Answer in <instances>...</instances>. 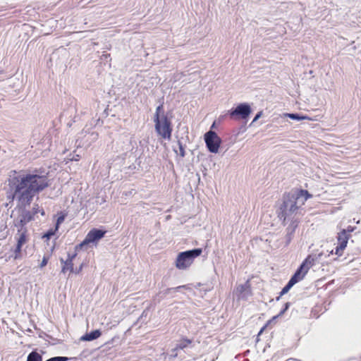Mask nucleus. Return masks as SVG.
Here are the masks:
<instances>
[{"label": "nucleus", "mask_w": 361, "mask_h": 361, "mask_svg": "<svg viewBox=\"0 0 361 361\" xmlns=\"http://www.w3.org/2000/svg\"><path fill=\"white\" fill-rule=\"evenodd\" d=\"M49 172L44 169H35L25 172L11 170L5 188L6 200V207H11L14 197L18 195L20 202H32L33 197L51 185Z\"/></svg>", "instance_id": "nucleus-1"}, {"label": "nucleus", "mask_w": 361, "mask_h": 361, "mask_svg": "<svg viewBox=\"0 0 361 361\" xmlns=\"http://www.w3.org/2000/svg\"><path fill=\"white\" fill-rule=\"evenodd\" d=\"M312 197V195L304 189L295 188L284 193L278 212L282 223L285 224L287 219H293L295 215L300 214L302 207Z\"/></svg>", "instance_id": "nucleus-2"}, {"label": "nucleus", "mask_w": 361, "mask_h": 361, "mask_svg": "<svg viewBox=\"0 0 361 361\" xmlns=\"http://www.w3.org/2000/svg\"><path fill=\"white\" fill-rule=\"evenodd\" d=\"M202 253V249L200 247L179 252L175 262L176 267L179 270H186Z\"/></svg>", "instance_id": "nucleus-3"}, {"label": "nucleus", "mask_w": 361, "mask_h": 361, "mask_svg": "<svg viewBox=\"0 0 361 361\" xmlns=\"http://www.w3.org/2000/svg\"><path fill=\"white\" fill-rule=\"evenodd\" d=\"M17 201L16 209H18L20 214L13 220V225L16 228H19V231L22 229H27L25 227L26 224L34 219V216L30 213V210L26 209V207L29 206L31 202L23 203L20 202L18 198V195L14 197V200Z\"/></svg>", "instance_id": "nucleus-4"}, {"label": "nucleus", "mask_w": 361, "mask_h": 361, "mask_svg": "<svg viewBox=\"0 0 361 361\" xmlns=\"http://www.w3.org/2000/svg\"><path fill=\"white\" fill-rule=\"evenodd\" d=\"M171 116H163L160 119L153 120L155 131L158 135L164 140H169L171 138L173 126Z\"/></svg>", "instance_id": "nucleus-5"}, {"label": "nucleus", "mask_w": 361, "mask_h": 361, "mask_svg": "<svg viewBox=\"0 0 361 361\" xmlns=\"http://www.w3.org/2000/svg\"><path fill=\"white\" fill-rule=\"evenodd\" d=\"M252 113V109L248 103H240L235 107L228 111V115L234 120H246Z\"/></svg>", "instance_id": "nucleus-6"}, {"label": "nucleus", "mask_w": 361, "mask_h": 361, "mask_svg": "<svg viewBox=\"0 0 361 361\" xmlns=\"http://www.w3.org/2000/svg\"><path fill=\"white\" fill-rule=\"evenodd\" d=\"M204 140L208 151L211 153H217L222 140L216 132L209 130L204 135Z\"/></svg>", "instance_id": "nucleus-7"}, {"label": "nucleus", "mask_w": 361, "mask_h": 361, "mask_svg": "<svg viewBox=\"0 0 361 361\" xmlns=\"http://www.w3.org/2000/svg\"><path fill=\"white\" fill-rule=\"evenodd\" d=\"M105 230L94 228L91 229L87 234L85 238L78 245H76V250L82 249L84 246L89 243H97L99 240L103 238L106 234Z\"/></svg>", "instance_id": "nucleus-8"}, {"label": "nucleus", "mask_w": 361, "mask_h": 361, "mask_svg": "<svg viewBox=\"0 0 361 361\" xmlns=\"http://www.w3.org/2000/svg\"><path fill=\"white\" fill-rule=\"evenodd\" d=\"M331 255H333V251L329 250H317L312 254L307 255V257L304 259L305 263H307L309 267H312L317 264H323L326 262V259L329 257Z\"/></svg>", "instance_id": "nucleus-9"}, {"label": "nucleus", "mask_w": 361, "mask_h": 361, "mask_svg": "<svg viewBox=\"0 0 361 361\" xmlns=\"http://www.w3.org/2000/svg\"><path fill=\"white\" fill-rule=\"evenodd\" d=\"M18 228V233L16 235V239L17 241L15 250H14V259H19L21 257V250L22 247L27 240V229H22L20 231H19V228Z\"/></svg>", "instance_id": "nucleus-10"}, {"label": "nucleus", "mask_w": 361, "mask_h": 361, "mask_svg": "<svg viewBox=\"0 0 361 361\" xmlns=\"http://www.w3.org/2000/svg\"><path fill=\"white\" fill-rule=\"evenodd\" d=\"M235 294L238 300H247L251 295L250 281L247 280L245 283L238 285L235 288Z\"/></svg>", "instance_id": "nucleus-11"}, {"label": "nucleus", "mask_w": 361, "mask_h": 361, "mask_svg": "<svg viewBox=\"0 0 361 361\" xmlns=\"http://www.w3.org/2000/svg\"><path fill=\"white\" fill-rule=\"evenodd\" d=\"M193 340L189 339L187 338H182L180 341H178V343L176 345V347L171 350V356L176 357L178 356V350H185L186 348H192L193 347Z\"/></svg>", "instance_id": "nucleus-12"}, {"label": "nucleus", "mask_w": 361, "mask_h": 361, "mask_svg": "<svg viewBox=\"0 0 361 361\" xmlns=\"http://www.w3.org/2000/svg\"><path fill=\"white\" fill-rule=\"evenodd\" d=\"M310 269V267H309L308 264L305 263L303 260L290 279L295 283H297L304 279Z\"/></svg>", "instance_id": "nucleus-13"}, {"label": "nucleus", "mask_w": 361, "mask_h": 361, "mask_svg": "<svg viewBox=\"0 0 361 361\" xmlns=\"http://www.w3.org/2000/svg\"><path fill=\"white\" fill-rule=\"evenodd\" d=\"M298 226V221L297 220L292 219L290 224L286 228V244H289L290 242L291 241L293 234H294Z\"/></svg>", "instance_id": "nucleus-14"}, {"label": "nucleus", "mask_w": 361, "mask_h": 361, "mask_svg": "<svg viewBox=\"0 0 361 361\" xmlns=\"http://www.w3.org/2000/svg\"><path fill=\"white\" fill-rule=\"evenodd\" d=\"M102 336V331L100 329H95L85 334L80 337V341H92L97 339Z\"/></svg>", "instance_id": "nucleus-15"}, {"label": "nucleus", "mask_w": 361, "mask_h": 361, "mask_svg": "<svg viewBox=\"0 0 361 361\" xmlns=\"http://www.w3.org/2000/svg\"><path fill=\"white\" fill-rule=\"evenodd\" d=\"M61 263L63 264L61 268V273L65 274L68 270L71 273L74 272L73 262L71 259H66L64 260L63 258L60 259Z\"/></svg>", "instance_id": "nucleus-16"}, {"label": "nucleus", "mask_w": 361, "mask_h": 361, "mask_svg": "<svg viewBox=\"0 0 361 361\" xmlns=\"http://www.w3.org/2000/svg\"><path fill=\"white\" fill-rule=\"evenodd\" d=\"M163 116H169V112H165L164 102H162L157 106L153 120L160 119Z\"/></svg>", "instance_id": "nucleus-17"}, {"label": "nucleus", "mask_w": 361, "mask_h": 361, "mask_svg": "<svg viewBox=\"0 0 361 361\" xmlns=\"http://www.w3.org/2000/svg\"><path fill=\"white\" fill-rule=\"evenodd\" d=\"M348 234V233H347L345 231H341L340 232L338 233V235L336 237L337 240H338V244L341 245L342 247L344 246L346 247V246H347L348 240L350 237Z\"/></svg>", "instance_id": "nucleus-18"}, {"label": "nucleus", "mask_w": 361, "mask_h": 361, "mask_svg": "<svg viewBox=\"0 0 361 361\" xmlns=\"http://www.w3.org/2000/svg\"><path fill=\"white\" fill-rule=\"evenodd\" d=\"M26 361H42V355L37 350H33L28 354Z\"/></svg>", "instance_id": "nucleus-19"}, {"label": "nucleus", "mask_w": 361, "mask_h": 361, "mask_svg": "<svg viewBox=\"0 0 361 361\" xmlns=\"http://www.w3.org/2000/svg\"><path fill=\"white\" fill-rule=\"evenodd\" d=\"M286 116L290 118V119L292 120H295V121H302V120H305V119H310V118L307 116H303L300 114H298V113H289V114H285Z\"/></svg>", "instance_id": "nucleus-20"}, {"label": "nucleus", "mask_w": 361, "mask_h": 361, "mask_svg": "<svg viewBox=\"0 0 361 361\" xmlns=\"http://www.w3.org/2000/svg\"><path fill=\"white\" fill-rule=\"evenodd\" d=\"M295 283L291 281L290 279H289V281H288V283L285 285V286L282 288V290H281L280 292V296H282L285 294H286L289 290L290 289L295 285Z\"/></svg>", "instance_id": "nucleus-21"}, {"label": "nucleus", "mask_w": 361, "mask_h": 361, "mask_svg": "<svg viewBox=\"0 0 361 361\" xmlns=\"http://www.w3.org/2000/svg\"><path fill=\"white\" fill-rule=\"evenodd\" d=\"M59 230H56V228H50L43 235L42 238L49 240Z\"/></svg>", "instance_id": "nucleus-22"}, {"label": "nucleus", "mask_w": 361, "mask_h": 361, "mask_svg": "<svg viewBox=\"0 0 361 361\" xmlns=\"http://www.w3.org/2000/svg\"><path fill=\"white\" fill-rule=\"evenodd\" d=\"M148 314H149V308H147L145 309L142 314L140 315V317L138 318V321L141 323H144L147 321V318L148 317Z\"/></svg>", "instance_id": "nucleus-23"}, {"label": "nucleus", "mask_w": 361, "mask_h": 361, "mask_svg": "<svg viewBox=\"0 0 361 361\" xmlns=\"http://www.w3.org/2000/svg\"><path fill=\"white\" fill-rule=\"evenodd\" d=\"M345 248V247L344 246H341V245L338 244L336 248H335V250H332L331 251H333V254H335L338 256H341L343 255V250Z\"/></svg>", "instance_id": "nucleus-24"}, {"label": "nucleus", "mask_w": 361, "mask_h": 361, "mask_svg": "<svg viewBox=\"0 0 361 361\" xmlns=\"http://www.w3.org/2000/svg\"><path fill=\"white\" fill-rule=\"evenodd\" d=\"M65 218H66V214H61L59 216H58V218L56 219V222L55 224V227H54V228H56V230L59 229V226L64 221Z\"/></svg>", "instance_id": "nucleus-25"}, {"label": "nucleus", "mask_w": 361, "mask_h": 361, "mask_svg": "<svg viewBox=\"0 0 361 361\" xmlns=\"http://www.w3.org/2000/svg\"><path fill=\"white\" fill-rule=\"evenodd\" d=\"M291 303L289 302H286L284 305H283V308L281 310V311L279 312V313L278 314L277 316H276L274 318H276V317H281L282 316L283 314H285V312L289 309Z\"/></svg>", "instance_id": "nucleus-26"}, {"label": "nucleus", "mask_w": 361, "mask_h": 361, "mask_svg": "<svg viewBox=\"0 0 361 361\" xmlns=\"http://www.w3.org/2000/svg\"><path fill=\"white\" fill-rule=\"evenodd\" d=\"M178 148H179L180 156L181 157H184L185 156V147H184L183 143L180 140L178 141Z\"/></svg>", "instance_id": "nucleus-27"}, {"label": "nucleus", "mask_w": 361, "mask_h": 361, "mask_svg": "<svg viewBox=\"0 0 361 361\" xmlns=\"http://www.w3.org/2000/svg\"><path fill=\"white\" fill-rule=\"evenodd\" d=\"M49 259V255H44L42 260L39 266V268L42 269L43 267H44L47 264Z\"/></svg>", "instance_id": "nucleus-28"}, {"label": "nucleus", "mask_w": 361, "mask_h": 361, "mask_svg": "<svg viewBox=\"0 0 361 361\" xmlns=\"http://www.w3.org/2000/svg\"><path fill=\"white\" fill-rule=\"evenodd\" d=\"M173 292H178L182 289H185V290L190 289V287L189 284H187V285L178 286L177 287L173 288Z\"/></svg>", "instance_id": "nucleus-29"}, {"label": "nucleus", "mask_w": 361, "mask_h": 361, "mask_svg": "<svg viewBox=\"0 0 361 361\" xmlns=\"http://www.w3.org/2000/svg\"><path fill=\"white\" fill-rule=\"evenodd\" d=\"M80 249H78L76 250V246L75 247V251L73 253H71V252H68V258L67 259H71V261L73 262L74 259L76 257L77 255H78V251Z\"/></svg>", "instance_id": "nucleus-30"}, {"label": "nucleus", "mask_w": 361, "mask_h": 361, "mask_svg": "<svg viewBox=\"0 0 361 361\" xmlns=\"http://www.w3.org/2000/svg\"><path fill=\"white\" fill-rule=\"evenodd\" d=\"M356 228L355 226H348L347 228L342 229L341 231H345L347 233H348V235H351V233L355 231Z\"/></svg>", "instance_id": "nucleus-31"}, {"label": "nucleus", "mask_w": 361, "mask_h": 361, "mask_svg": "<svg viewBox=\"0 0 361 361\" xmlns=\"http://www.w3.org/2000/svg\"><path fill=\"white\" fill-rule=\"evenodd\" d=\"M30 213L32 214V215L33 216H35V215H36V214H37V213H39V207L38 204H35V205L32 207V210H30Z\"/></svg>", "instance_id": "nucleus-32"}, {"label": "nucleus", "mask_w": 361, "mask_h": 361, "mask_svg": "<svg viewBox=\"0 0 361 361\" xmlns=\"http://www.w3.org/2000/svg\"><path fill=\"white\" fill-rule=\"evenodd\" d=\"M172 292H173V288H168L166 290H164L162 292H161V293H162L164 295L166 296V295L170 294Z\"/></svg>", "instance_id": "nucleus-33"}, {"label": "nucleus", "mask_w": 361, "mask_h": 361, "mask_svg": "<svg viewBox=\"0 0 361 361\" xmlns=\"http://www.w3.org/2000/svg\"><path fill=\"white\" fill-rule=\"evenodd\" d=\"M82 267H83V264H81L79 266V267L75 268V269H74V272H73V273H75V274H79V273L82 271Z\"/></svg>", "instance_id": "nucleus-34"}, {"label": "nucleus", "mask_w": 361, "mask_h": 361, "mask_svg": "<svg viewBox=\"0 0 361 361\" xmlns=\"http://www.w3.org/2000/svg\"><path fill=\"white\" fill-rule=\"evenodd\" d=\"M262 114V111L258 112V113L255 115V118H253V120H252V123H254V122L257 121V120L261 117Z\"/></svg>", "instance_id": "nucleus-35"}, {"label": "nucleus", "mask_w": 361, "mask_h": 361, "mask_svg": "<svg viewBox=\"0 0 361 361\" xmlns=\"http://www.w3.org/2000/svg\"><path fill=\"white\" fill-rule=\"evenodd\" d=\"M42 216H44L45 214V212L44 211L43 209H39V212Z\"/></svg>", "instance_id": "nucleus-36"}, {"label": "nucleus", "mask_w": 361, "mask_h": 361, "mask_svg": "<svg viewBox=\"0 0 361 361\" xmlns=\"http://www.w3.org/2000/svg\"><path fill=\"white\" fill-rule=\"evenodd\" d=\"M265 327H266V326H263V327L260 329L259 332L258 333V336H259V335L263 332V331L264 330Z\"/></svg>", "instance_id": "nucleus-37"}, {"label": "nucleus", "mask_w": 361, "mask_h": 361, "mask_svg": "<svg viewBox=\"0 0 361 361\" xmlns=\"http://www.w3.org/2000/svg\"><path fill=\"white\" fill-rule=\"evenodd\" d=\"M281 297V296H280V295H279L278 297L276 298V300L279 301L280 300Z\"/></svg>", "instance_id": "nucleus-38"}, {"label": "nucleus", "mask_w": 361, "mask_h": 361, "mask_svg": "<svg viewBox=\"0 0 361 361\" xmlns=\"http://www.w3.org/2000/svg\"><path fill=\"white\" fill-rule=\"evenodd\" d=\"M74 159H75V161L78 160L79 159V155H77V157H75V158Z\"/></svg>", "instance_id": "nucleus-39"}, {"label": "nucleus", "mask_w": 361, "mask_h": 361, "mask_svg": "<svg viewBox=\"0 0 361 361\" xmlns=\"http://www.w3.org/2000/svg\"><path fill=\"white\" fill-rule=\"evenodd\" d=\"M74 159H75V161L78 160L79 159V155H77V157H75V158Z\"/></svg>", "instance_id": "nucleus-40"}, {"label": "nucleus", "mask_w": 361, "mask_h": 361, "mask_svg": "<svg viewBox=\"0 0 361 361\" xmlns=\"http://www.w3.org/2000/svg\"><path fill=\"white\" fill-rule=\"evenodd\" d=\"M214 126H215V123H213V124H212V126H211V129H212V128H214Z\"/></svg>", "instance_id": "nucleus-41"}]
</instances>
